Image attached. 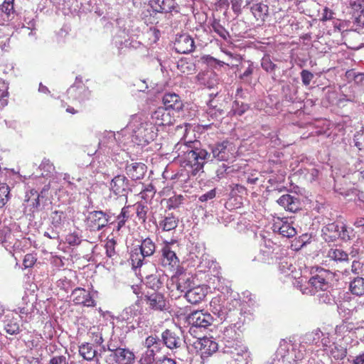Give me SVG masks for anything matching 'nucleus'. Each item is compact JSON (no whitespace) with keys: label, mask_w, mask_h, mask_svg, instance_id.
I'll return each instance as SVG.
<instances>
[{"label":"nucleus","mask_w":364,"mask_h":364,"mask_svg":"<svg viewBox=\"0 0 364 364\" xmlns=\"http://www.w3.org/2000/svg\"><path fill=\"white\" fill-rule=\"evenodd\" d=\"M301 80L305 85H309L314 77V75L306 70L301 73Z\"/></svg>","instance_id":"obj_54"},{"label":"nucleus","mask_w":364,"mask_h":364,"mask_svg":"<svg viewBox=\"0 0 364 364\" xmlns=\"http://www.w3.org/2000/svg\"><path fill=\"white\" fill-rule=\"evenodd\" d=\"M90 92L83 85H73L67 90V98L80 104L89 99Z\"/></svg>","instance_id":"obj_16"},{"label":"nucleus","mask_w":364,"mask_h":364,"mask_svg":"<svg viewBox=\"0 0 364 364\" xmlns=\"http://www.w3.org/2000/svg\"><path fill=\"white\" fill-rule=\"evenodd\" d=\"M277 249H279V247L272 242L270 240H264V245L262 247H261L260 251L262 255L267 254V258L259 257L257 261L267 264L272 263L274 258V252Z\"/></svg>","instance_id":"obj_21"},{"label":"nucleus","mask_w":364,"mask_h":364,"mask_svg":"<svg viewBox=\"0 0 364 364\" xmlns=\"http://www.w3.org/2000/svg\"><path fill=\"white\" fill-rule=\"evenodd\" d=\"M162 102L164 105V108L170 111L172 109L176 112H180L183 107V103L181 100V97L174 92L165 93L163 96Z\"/></svg>","instance_id":"obj_20"},{"label":"nucleus","mask_w":364,"mask_h":364,"mask_svg":"<svg viewBox=\"0 0 364 364\" xmlns=\"http://www.w3.org/2000/svg\"><path fill=\"white\" fill-rule=\"evenodd\" d=\"M109 218L102 210H93L88 213L85 223L91 231H99L107 225Z\"/></svg>","instance_id":"obj_10"},{"label":"nucleus","mask_w":364,"mask_h":364,"mask_svg":"<svg viewBox=\"0 0 364 364\" xmlns=\"http://www.w3.org/2000/svg\"><path fill=\"white\" fill-rule=\"evenodd\" d=\"M144 301L152 311L162 312L168 311L169 303L164 294L159 291L147 290Z\"/></svg>","instance_id":"obj_6"},{"label":"nucleus","mask_w":364,"mask_h":364,"mask_svg":"<svg viewBox=\"0 0 364 364\" xmlns=\"http://www.w3.org/2000/svg\"><path fill=\"white\" fill-rule=\"evenodd\" d=\"M144 364H150L154 361V351L153 349H147L141 358Z\"/></svg>","instance_id":"obj_51"},{"label":"nucleus","mask_w":364,"mask_h":364,"mask_svg":"<svg viewBox=\"0 0 364 364\" xmlns=\"http://www.w3.org/2000/svg\"><path fill=\"white\" fill-rule=\"evenodd\" d=\"M148 33L154 37L152 41L156 43L160 38V31L156 28H150Z\"/></svg>","instance_id":"obj_61"},{"label":"nucleus","mask_w":364,"mask_h":364,"mask_svg":"<svg viewBox=\"0 0 364 364\" xmlns=\"http://www.w3.org/2000/svg\"><path fill=\"white\" fill-rule=\"evenodd\" d=\"M110 191L115 196H127L130 191L129 180L124 175L114 176L110 182Z\"/></svg>","instance_id":"obj_15"},{"label":"nucleus","mask_w":364,"mask_h":364,"mask_svg":"<svg viewBox=\"0 0 364 364\" xmlns=\"http://www.w3.org/2000/svg\"><path fill=\"white\" fill-rule=\"evenodd\" d=\"M212 30L216 33L223 40H228L230 38L229 32L220 23V20L214 18L210 24Z\"/></svg>","instance_id":"obj_33"},{"label":"nucleus","mask_w":364,"mask_h":364,"mask_svg":"<svg viewBox=\"0 0 364 364\" xmlns=\"http://www.w3.org/2000/svg\"><path fill=\"white\" fill-rule=\"evenodd\" d=\"M215 196H216L215 189H212V190L209 191L208 192L200 196L199 198V200L201 202H206L208 200L214 198L215 197Z\"/></svg>","instance_id":"obj_60"},{"label":"nucleus","mask_w":364,"mask_h":364,"mask_svg":"<svg viewBox=\"0 0 364 364\" xmlns=\"http://www.w3.org/2000/svg\"><path fill=\"white\" fill-rule=\"evenodd\" d=\"M363 264L359 261H353L351 265V272L355 274L363 273Z\"/></svg>","instance_id":"obj_55"},{"label":"nucleus","mask_w":364,"mask_h":364,"mask_svg":"<svg viewBox=\"0 0 364 364\" xmlns=\"http://www.w3.org/2000/svg\"><path fill=\"white\" fill-rule=\"evenodd\" d=\"M115 350L117 364H132L134 360L133 352L128 349L118 348Z\"/></svg>","instance_id":"obj_26"},{"label":"nucleus","mask_w":364,"mask_h":364,"mask_svg":"<svg viewBox=\"0 0 364 364\" xmlns=\"http://www.w3.org/2000/svg\"><path fill=\"white\" fill-rule=\"evenodd\" d=\"M213 158L218 161H228L235 158L236 149L233 143L225 140L215 144L211 149Z\"/></svg>","instance_id":"obj_7"},{"label":"nucleus","mask_w":364,"mask_h":364,"mask_svg":"<svg viewBox=\"0 0 364 364\" xmlns=\"http://www.w3.org/2000/svg\"><path fill=\"white\" fill-rule=\"evenodd\" d=\"M129 206L124 207L122 209L121 213L117 217V225L116 227V230L117 232H119L124 226L126 222L129 218Z\"/></svg>","instance_id":"obj_37"},{"label":"nucleus","mask_w":364,"mask_h":364,"mask_svg":"<svg viewBox=\"0 0 364 364\" xmlns=\"http://www.w3.org/2000/svg\"><path fill=\"white\" fill-rule=\"evenodd\" d=\"M176 242L173 240L170 242L164 241L161 248V264L171 271L176 269L179 266L180 262L176 252L171 247Z\"/></svg>","instance_id":"obj_9"},{"label":"nucleus","mask_w":364,"mask_h":364,"mask_svg":"<svg viewBox=\"0 0 364 364\" xmlns=\"http://www.w3.org/2000/svg\"><path fill=\"white\" fill-rule=\"evenodd\" d=\"M175 50L178 53L187 54L195 49L193 38L187 33L177 35L173 43Z\"/></svg>","instance_id":"obj_13"},{"label":"nucleus","mask_w":364,"mask_h":364,"mask_svg":"<svg viewBox=\"0 0 364 364\" xmlns=\"http://www.w3.org/2000/svg\"><path fill=\"white\" fill-rule=\"evenodd\" d=\"M133 293L136 296L137 300L136 304L139 305L141 302L144 300L146 291L144 289L143 284H135L131 287Z\"/></svg>","instance_id":"obj_40"},{"label":"nucleus","mask_w":364,"mask_h":364,"mask_svg":"<svg viewBox=\"0 0 364 364\" xmlns=\"http://www.w3.org/2000/svg\"><path fill=\"white\" fill-rule=\"evenodd\" d=\"M4 328L9 334L14 335L19 332V325L14 320H7Z\"/></svg>","instance_id":"obj_42"},{"label":"nucleus","mask_w":364,"mask_h":364,"mask_svg":"<svg viewBox=\"0 0 364 364\" xmlns=\"http://www.w3.org/2000/svg\"><path fill=\"white\" fill-rule=\"evenodd\" d=\"M355 145L360 151L364 150V129H360L354 135Z\"/></svg>","instance_id":"obj_46"},{"label":"nucleus","mask_w":364,"mask_h":364,"mask_svg":"<svg viewBox=\"0 0 364 364\" xmlns=\"http://www.w3.org/2000/svg\"><path fill=\"white\" fill-rule=\"evenodd\" d=\"M184 197L182 195L173 196L168 198L167 206L168 209L176 208L183 203Z\"/></svg>","instance_id":"obj_43"},{"label":"nucleus","mask_w":364,"mask_h":364,"mask_svg":"<svg viewBox=\"0 0 364 364\" xmlns=\"http://www.w3.org/2000/svg\"><path fill=\"white\" fill-rule=\"evenodd\" d=\"M254 72V66L252 63L249 64L245 71L239 75V78L245 83L250 84L252 82V75Z\"/></svg>","instance_id":"obj_41"},{"label":"nucleus","mask_w":364,"mask_h":364,"mask_svg":"<svg viewBox=\"0 0 364 364\" xmlns=\"http://www.w3.org/2000/svg\"><path fill=\"white\" fill-rule=\"evenodd\" d=\"M311 239V235H309L308 233L303 234L299 237V238L297 240V242L301 243L300 247H297V251L299 249L301 248L304 245H306L307 243H309Z\"/></svg>","instance_id":"obj_59"},{"label":"nucleus","mask_w":364,"mask_h":364,"mask_svg":"<svg viewBox=\"0 0 364 364\" xmlns=\"http://www.w3.org/2000/svg\"><path fill=\"white\" fill-rule=\"evenodd\" d=\"M132 123L134 127L133 137L138 145L146 146L156 138L159 129L149 119L135 117Z\"/></svg>","instance_id":"obj_2"},{"label":"nucleus","mask_w":364,"mask_h":364,"mask_svg":"<svg viewBox=\"0 0 364 364\" xmlns=\"http://www.w3.org/2000/svg\"><path fill=\"white\" fill-rule=\"evenodd\" d=\"M79 353L85 360L90 361L96 356L97 351L90 343H85L79 346Z\"/></svg>","instance_id":"obj_29"},{"label":"nucleus","mask_w":364,"mask_h":364,"mask_svg":"<svg viewBox=\"0 0 364 364\" xmlns=\"http://www.w3.org/2000/svg\"><path fill=\"white\" fill-rule=\"evenodd\" d=\"M277 203L286 210L292 213L296 212L294 198L291 196L289 194L283 195L278 199Z\"/></svg>","instance_id":"obj_32"},{"label":"nucleus","mask_w":364,"mask_h":364,"mask_svg":"<svg viewBox=\"0 0 364 364\" xmlns=\"http://www.w3.org/2000/svg\"><path fill=\"white\" fill-rule=\"evenodd\" d=\"M197 141H180L174 147L181 166L191 168L196 175L202 170L210 157V154L205 149L196 146Z\"/></svg>","instance_id":"obj_1"},{"label":"nucleus","mask_w":364,"mask_h":364,"mask_svg":"<svg viewBox=\"0 0 364 364\" xmlns=\"http://www.w3.org/2000/svg\"><path fill=\"white\" fill-rule=\"evenodd\" d=\"M65 241L70 246H77L81 243L82 240L79 234L76 232H74L66 235Z\"/></svg>","instance_id":"obj_44"},{"label":"nucleus","mask_w":364,"mask_h":364,"mask_svg":"<svg viewBox=\"0 0 364 364\" xmlns=\"http://www.w3.org/2000/svg\"><path fill=\"white\" fill-rule=\"evenodd\" d=\"M91 338L92 341L99 346L102 345L104 342L102 334L98 331V329L96 331L91 332Z\"/></svg>","instance_id":"obj_57"},{"label":"nucleus","mask_w":364,"mask_h":364,"mask_svg":"<svg viewBox=\"0 0 364 364\" xmlns=\"http://www.w3.org/2000/svg\"><path fill=\"white\" fill-rule=\"evenodd\" d=\"M194 346L203 356H209L218 350V343L207 337L198 339L194 343Z\"/></svg>","instance_id":"obj_19"},{"label":"nucleus","mask_w":364,"mask_h":364,"mask_svg":"<svg viewBox=\"0 0 364 364\" xmlns=\"http://www.w3.org/2000/svg\"><path fill=\"white\" fill-rule=\"evenodd\" d=\"M328 257L336 262H345L348 259V255L339 248L330 249L328 252Z\"/></svg>","instance_id":"obj_34"},{"label":"nucleus","mask_w":364,"mask_h":364,"mask_svg":"<svg viewBox=\"0 0 364 364\" xmlns=\"http://www.w3.org/2000/svg\"><path fill=\"white\" fill-rule=\"evenodd\" d=\"M242 0H232L231 1V7L233 11V12L239 15L241 14L242 11Z\"/></svg>","instance_id":"obj_56"},{"label":"nucleus","mask_w":364,"mask_h":364,"mask_svg":"<svg viewBox=\"0 0 364 364\" xmlns=\"http://www.w3.org/2000/svg\"><path fill=\"white\" fill-rule=\"evenodd\" d=\"M71 297L75 305H80L86 307H95L97 305V302L93 299L90 292L84 288H75L72 291Z\"/></svg>","instance_id":"obj_12"},{"label":"nucleus","mask_w":364,"mask_h":364,"mask_svg":"<svg viewBox=\"0 0 364 364\" xmlns=\"http://www.w3.org/2000/svg\"><path fill=\"white\" fill-rule=\"evenodd\" d=\"M208 287L205 284L195 285L191 289H189L184 297L188 302L192 304L200 303L207 296Z\"/></svg>","instance_id":"obj_17"},{"label":"nucleus","mask_w":364,"mask_h":364,"mask_svg":"<svg viewBox=\"0 0 364 364\" xmlns=\"http://www.w3.org/2000/svg\"><path fill=\"white\" fill-rule=\"evenodd\" d=\"M177 68L182 73L191 74L195 70V65L186 58H181L177 63Z\"/></svg>","instance_id":"obj_35"},{"label":"nucleus","mask_w":364,"mask_h":364,"mask_svg":"<svg viewBox=\"0 0 364 364\" xmlns=\"http://www.w3.org/2000/svg\"><path fill=\"white\" fill-rule=\"evenodd\" d=\"M261 65L267 72H272L276 68V65L272 62L268 56H265L262 59Z\"/></svg>","instance_id":"obj_49"},{"label":"nucleus","mask_w":364,"mask_h":364,"mask_svg":"<svg viewBox=\"0 0 364 364\" xmlns=\"http://www.w3.org/2000/svg\"><path fill=\"white\" fill-rule=\"evenodd\" d=\"M66 358L63 355L55 356L50 360V364H63L65 363Z\"/></svg>","instance_id":"obj_63"},{"label":"nucleus","mask_w":364,"mask_h":364,"mask_svg":"<svg viewBox=\"0 0 364 364\" xmlns=\"http://www.w3.org/2000/svg\"><path fill=\"white\" fill-rule=\"evenodd\" d=\"M141 16L144 23L149 24H159L161 20L166 18L167 16L161 14L159 11H155L154 8L147 9L143 11Z\"/></svg>","instance_id":"obj_23"},{"label":"nucleus","mask_w":364,"mask_h":364,"mask_svg":"<svg viewBox=\"0 0 364 364\" xmlns=\"http://www.w3.org/2000/svg\"><path fill=\"white\" fill-rule=\"evenodd\" d=\"M333 15L334 11L332 9H329L328 6H325L323 10L322 16L320 18V21L324 22L332 20L333 18Z\"/></svg>","instance_id":"obj_52"},{"label":"nucleus","mask_w":364,"mask_h":364,"mask_svg":"<svg viewBox=\"0 0 364 364\" xmlns=\"http://www.w3.org/2000/svg\"><path fill=\"white\" fill-rule=\"evenodd\" d=\"M206 114L210 116L212 119H218L220 117L223 112L220 109H216L215 107H209L207 109Z\"/></svg>","instance_id":"obj_53"},{"label":"nucleus","mask_w":364,"mask_h":364,"mask_svg":"<svg viewBox=\"0 0 364 364\" xmlns=\"http://www.w3.org/2000/svg\"><path fill=\"white\" fill-rule=\"evenodd\" d=\"M250 11L257 21L263 23L269 14V7L262 2L253 3L250 6Z\"/></svg>","instance_id":"obj_25"},{"label":"nucleus","mask_w":364,"mask_h":364,"mask_svg":"<svg viewBox=\"0 0 364 364\" xmlns=\"http://www.w3.org/2000/svg\"><path fill=\"white\" fill-rule=\"evenodd\" d=\"M145 267L137 268V270H134L135 274L140 277L141 279H145V286L146 288L150 289L151 291H159L163 285V282L161 279L160 275L158 274L151 273L149 274L145 271Z\"/></svg>","instance_id":"obj_11"},{"label":"nucleus","mask_w":364,"mask_h":364,"mask_svg":"<svg viewBox=\"0 0 364 364\" xmlns=\"http://www.w3.org/2000/svg\"><path fill=\"white\" fill-rule=\"evenodd\" d=\"M136 217L141 223H145L147 218L148 207L141 203L135 204Z\"/></svg>","instance_id":"obj_39"},{"label":"nucleus","mask_w":364,"mask_h":364,"mask_svg":"<svg viewBox=\"0 0 364 364\" xmlns=\"http://www.w3.org/2000/svg\"><path fill=\"white\" fill-rule=\"evenodd\" d=\"M178 218L171 213L164 216L159 222V226L163 231L167 232L174 230L178 226Z\"/></svg>","instance_id":"obj_27"},{"label":"nucleus","mask_w":364,"mask_h":364,"mask_svg":"<svg viewBox=\"0 0 364 364\" xmlns=\"http://www.w3.org/2000/svg\"><path fill=\"white\" fill-rule=\"evenodd\" d=\"M0 10L6 14L7 16H9L10 14L14 11V6L10 5H6L5 4H2L0 6Z\"/></svg>","instance_id":"obj_64"},{"label":"nucleus","mask_w":364,"mask_h":364,"mask_svg":"<svg viewBox=\"0 0 364 364\" xmlns=\"http://www.w3.org/2000/svg\"><path fill=\"white\" fill-rule=\"evenodd\" d=\"M157 338L154 336H150L146 338L145 346L148 349L154 346V344H157Z\"/></svg>","instance_id":"obj_62"},{"label":"nucleus","mask_w":364,"mask_h":364,"mask_svg":"<svg viewBox=\"0 0 364 364\" xmlns=\"http://www.w3.org/2000/svg\"><path fill=\"white\" fill-rule=\"evenodd\" d=\"M162 338L164 344L170 349L179 348L182 343V339L177 332L171 329L164 331L162 333Z\"/></svg>","instance_id":"obj_22"},{"label":"nucleus","mask_w":364,"mask_h":364,"mask_svg":"<svg viewBox=\"0 0 364 364\" xmlns=\"http://www.w3.org/2000/svg\"><path fill=\"white\" fill-rule=\"evenodd\" d=\"M331 353L334 358L341 360L346 356L347 351L346 349L343 347L335 346L334 348L331 350Z\"/></svg>","instance_id":"obj_48"},{"label":"nucleus","mask_w":364,"mask_h":364,"mask_svg":"<svg viewBox=\"0 0 364 364\" xmlns=\"http://www.w3.org/2000/svg\"><path fill=\"white\" fill-rule=\"evenodd\" d=\"M149 119L158 129L166 126H171L176 122L175 117L171 112L163 107H159L152 112Z\"/></svg>","instance_id":"obj_8"},{"label":"nucleus","mask_w":364,"mask_h":364,"mask_svg":"<svg viewBox=\"0 0 364 364\" xmlns=\"http://www.w3.org/2000/svg\"><path fill=\"white\" fill-rule=\"evenodd\" d=\"M25 201L27 202L29 205L32 206L33 208H38L41 205L40 195L37 191L35 189H31L26 195Z\"/></svg>","instance_id":"obj_36"},{"label":"nucleus","mask_w":364,"mask_h":364,"mask_svg":"<svg viewBox=\"0 0 364 364\" xmlns=\"http://www.w3.org/2000/svg\"><path fill=\"white\" fill-rule=\"evenodd\" d=\"M274 230L278 228L279 233L287 237H294L296 235V228L293 226V222H283L280 226L274 225Z\"/></svg>","instance_id":"obj_30"},{"label":"nucleus","mask_w":364,"mask_h":364,"mask_svg":"<svg viewBox=\"0 0 364 364\" xmlns=\"http://www.w3.org/2000/svg\"><path fill=\"white\" fill-rule=\"evenodd\" d=\"M322 235L326 242H333L337 238L346 240L350 239L346 225L341 223H328L322 228Z\"/></svg>","instance_id":"obj_5"},{"label":"nucleus","mask_w":364,"mask_h":364,"mask_svg":"<svg viewBox=\"0 0 364 364\" xmlns=\"http://www.w3.org/2000/svg\"><path fill=\"white\" fill-rule=\"evenodd\" d=\"M108 350L110 351V354L106 357V364H117V356H115V350L108 346Z\"/></svg>","instance_id":"obj_58"},{"label":"nucleus","mask_w":364,"mask_h":364,"mask_svg":"<svg viewBox=\"0 0 364 364\" xmlns=\"http://www.w3.org/2000/svg\"><path fill=\"white\" fill-rule=\"evenodd\" d=\"M149 6L150 8H154L155 11H159L166 16L168 13L172 11L178 13L176 9L178 6L176 0H149Z\"/></svg>","instance_id":"obj_18"},{"label":"nucleus","mask_w":364,"mask_h":364,"mask_svg":"<svg viewBox=\"0 0 364 364\" xmlns=\"http://www.w3.org/2000/svg\"><path fill=\"white\" fill-rule=\"evenodd\" d=\"M156 249V245L150 237L142 239L141 244L131 250L130 261L132 269L137 270V268L142 267L144 265L146 266L147 263L144 262L145 259L154 255Z\"/></svg>","instance_id":"obj_3"},{"label":"nucleus","mask_w":364,"mask_h":364,"mask_svg":"<svg viewBox=\"0 0 364 364\" xmlns=\"http://www.w3.org/2000/svg\"><path fill=\"white\" fill-rule=\"evenodd\" d=\"M65 218L63 211L55 210L51 213V223L55 227L60 225Z\"/></svg>","instance_id":"obj_45"},{"label":"nucleus","mask_w":364,"mask_h":364,"mask_svg":"<svg viewBox=\"0 0 364 364\" xmlns=\"http://www.w3.org/2000/svg\"><path fill=\"white\" fill-rule=\"evenodd\" d=\"M10 199V188L6 183L0 184V208H4Z\"/></svg>","instance_id":"obj_38"},{"label":"nucleus","mask_w":364,"mask_h":364,"mask_svg":"<svg viewBox=\"0 0 364 364\" xmlns=\"http://www.w3.org/2000/svg\"><path fill=\"white\" fill-rule=\"evenodd\" d=\"M349 291L353 295L361 296L364 295V278L357 277L349 284Z\"/></svg>","instance_id":"obj_28"},{"label":"nucleus","mask_w":364,"mask_h":364,"mask_svg":"<svg viewBox=\"0 0 364 364\" xmlns=\"http://www.w3.org/2000/svg\"><path fill=\"white\" fill-rule=\"evenodd\" d=\"M331 273L324 269H317L315 275L312 276L305 284L300 285V290L304 294H315L318 291L326 290L328 286Z\"/></svg>","instance_id":"obj_4"},{"label":"nucleus","mask_w":364,"mask_h":364,"mask_svg":"<svg viewBox=\"0 0 364 364\" xmlns=\"http://www.w3.org/2000/svg\"><path fill=\"white\" fill-rule=\"evenodd\" d=\"M115 245L116 242L114 240H108L106 242L105 248H106V255L109 257H113L116 255L115 251Z\"/></svg>","instance_id":"obj_50"},{"label":"nucleus","mask_w":364,"mask_h":364,"mask_svg":"<svg viewBox=\"0 0 364 364\" xmlns=\"http://www.w3.org/2000/svg\"><path fill=\"white\" fill-rule=\"evenodd\" d=\"M146 169V167L144 164L138 162L127 164L125 168L127 175L135 181L143 178Z\"/></svg>","instance_id":"obj_24"},{"label":"nucleus","mask_w":364,"mask_h":364,"mask_svg":"<svg viewBox=\"0 0 364 364\" xmlns=\"http://www.w3.org/2000/svg\"><path fill=\"white\" fill-rule=\"evenodd\" d=\"M36 254L28 253L24 256L23 264L25 268H31L36 264Z\"/></svg>","instance_id":"obj_47"},{"label":"nucleus","mask_w":364,"mask_h":364,"mask_svg":"<svg viewBox=\"0 0 364 364\" xmlns=\"http://www.w3.org/2000/svg\"><path fill=\"white\" fill-rule=\"evenodd\" d=\"M195 285L194 281L191 277H181L176 284V287L181 292L186 294Z\"/></svg>","instance_id":"obj_31"},{"label":"nucleus","mask_w":364,"mask_h":364,"mask_svg":"<svg viewBox=\"0 0 364 364\" xmlns=\"http://www.w3.org/2000/svg\"><path fill=\"white\" fill-rule=\"evenodd\" d=\"M213 318L210 314L203 311H196L188 316V321L196 327L207 328L212 324Z\"/></svg>","instance_id":"obj_14"}]
</instances>
